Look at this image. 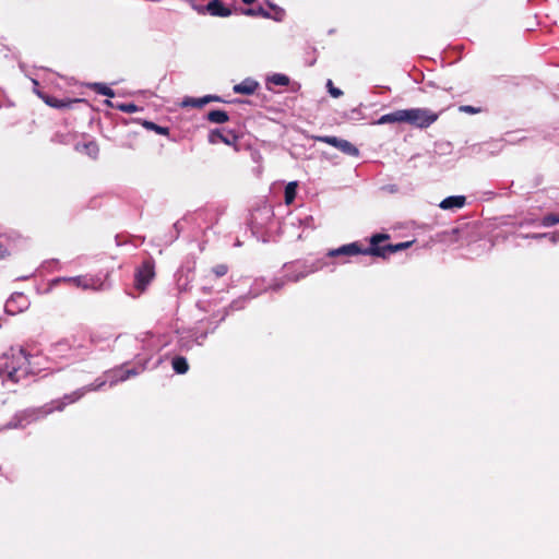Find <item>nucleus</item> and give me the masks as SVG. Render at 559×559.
<instances>
[{
  "mask_svg": "<svg viewBox=\"0 0 559 559\" xmlns=\"http://www.w3.org/2000/svg\"><path fill=\"white\" fill-rule=\"evenodd\" d=\"M39 357L31 352H12L11 355H4V362L0 366V376L3 380H10L17 383L31 373H37L40 368L32 361Z\"/></svg>",
  "mask_w": 559,
  "mask_h": 559,
  "instance_id": "obj_1",
  "label": "nucleus"
},
{
  "mask_svg": "<svg viewBox=\"0 0 559 559\" xmlns=\"http://www.w3.org/2000/svg\"><path fill=\"white\" fill-rule=\"evenodd\" d=\"M388 239H389V235H386V234L373 235L370 238V247L367 248L366 252H368L369 255L386 258L388 255H390L392 253L407 249L412 245L411 241H406V242H400L396 245L380 246L381 242H383Z\"/></svg>",
  "mask_w": 559,
  "mask_h": 559,
  "instance_id": "obj_2",
  "label": "nucleus"
},
{
  "mask_svg": "<svg viewBox=\"0 0 559 559\" xmlns=\"http://www.w3.org/2000/svg\"><path fill=\"white\" fill-rule=\"evenodd\" d=\"M438 117V114L432 112L427 108L405 109L406 123L420 129L430 127L433 122L437 121Z\"/></svg>",
  "mask_w": 559,
  "mask_h": 559,
  "instance_id": "obj_3",
  "label": "nucleus"
},
{
  "mask_svg": "<svg viewBox=\"0 0 559 559\" xmlns=\"http://www.w3.org/2000/svg\"><path fill=\"white\" fill-rule=\"evenodd\" d=\"M317 140L336 147L348 156H358L359 154L358 148L347 140L330 135L318 136Z\"/></svg>",
  "mask_w": 559,
  "mask_h": 559,
  "instance_id": "obj_4",
  "label": "nucleus"
},
{
  "mask_svg": "<svg viewBox=\"0 0 559 559\" xmlns=\"http://www.w3.org/2000/svg\"><path fill=\"white\" fill-rule=\"evenodd\" d=\"M154 264L152 261H144L143 264L135 272V287L139 290H144L148 283L153 280Z\"/></svg>",
  "mask_w": 559,
  "mask_h": 559,
  "instance_id": "obj_5",
  "label": "nucleus"
},
{
  "mask_svg": "<svg viewBox=\"0 0 559 559\" xmlns=\"http://www.w3.org/2000/svg\"><path fill=\"white\" fill-rule=\"evenodd\" d=\"M285 278L287 282H298L318 270V267L313 265H285Z\"/></svg>",
  "mask_w": 559,
  "mask_h": 559,
  "instance_id": "obj_6",
  "label": "nucleus"
},
{
  "mask_svg": "<svg viewBox=\"0 0 559 559\" xmlns=\"http://www.w3.org/2000/svg\"><path fill=\"white\" fill-rule=\"evenodd\" d=\"M194 9L204 14L205 12L210 13L213 16H222L226 17L231 14V11L223 5V3L218 0H213L207 3L206 7H194Z\"/></svg>",
  "mask_w": 559,
  "mask_h": 559,
  "instance_id": "obj_7",
  "label": "nucleus"
},
{
  "mask_svg": "<svg viewBox=\"0 0 559 559\" xmlns=\"http://www.w3.org/2000/svg\"><path fill=\"white\" fill-rule=\"evenodd\" d=\"M367 248L362 249L357 242H352L348 245H344L340 248L332 249L328 252L329 257H342V255H357V254H368Z\"/></svg>",
  "mask_w": 559,
  "mask_h": 559,
  "instance_id": "obj_8",
  "label": "nucleus"
},
{
  "mask_svg": "<svg viewBox=\"0 0 559 559\" xmlns=\"http://www.w3.org/2000/svg\"><path fill=\"white\" fill-rule=\"evenodd\" d=\"M238 136L233 131H227L226 133H223L219 130H213L209 135V142L211 144L223 142L227 145H234L236 144Z\"/></svg>",
  "mask_w": 559,
  "mask_h": 559,
  "instance_id": "obj_9",
  "label": "nucleus"
},
{
  "mask_svg": "<svg viewBox=\"0 0 559 559\" xmlns=\"http://www.w3.org/2000/svg\"><path fill=\"white\" fill-rule=\"evenodd\" d=\"M386 123H406L405 109H399L393 112L383 115L377 121V124Z\"/></svg>",
  "mask_w": 559,
  "mask_h": 559,
  "instance_id": "obj_10",
  "label": "nucleus"
},
{
  "mask_svg": "<svg viewBox=\"0 0 559 559\" xmlns=\"http://www.w3.org/2000/svg\"><path fill=\"white\" fill-rule=\"evenodd\" d=\"M466 199L463 195H453L448 197L444 200H442L439 204V206L442 210H455L461 209L465 205Z\"/></svg>",
  "mask_w": 559,
  "mask_h": 559,
  "instance_id": "obj_11",
  "label": "nucleus"
},
{
  "mask_svg": "<svg viewBox=\"0 0 559 559\" xmlns=\"http://www.w3.org/2000/svg\"><path fill=\"white\" fill-rule=\"evenodd\" d=\"M259 84L257 81L252 79H246L241 83L236 84L233 90L236 94L251 95L255 92Z\"/></svg>",
  "mask_w": 559,
  "mask_h": 559,
  "instance_id": "obj_12",
  "label": "nucleus"
},
{
  "mask_svg": "<svg viewBox=\"0 0 559 559\" xmlns=\"http://www.w3.org/2000/svg\"><path fill=\"white\" fill-rule=\"evenodd\" d=\"M171 365H173L174 370L177 373H180V374L186 373L188 371V369H189L188 361L182 356L174 357L173 360H171Z\"/></svg>",
  "mask_w": 559,
  "mask_h": 559,
  "instance_id": "obj_13",
  "label": "nucleus"
},
{
  "mask_svg": "<svg viewBox=\"0 0 559 559\" xmlns=\"http://www.w3.org/2000/svg\"><path fill=\"white\" fill-rule=\"evenodd\" d=\"M229 119L228 114L224 110H211L207 114V120L213 123H224Z\"/></svg>",
  "mask_w": 559,
  "mask_h": 559,
  "instance_id": "obj_14",
  "label": "nucleus"
},
{
  "mask_svg": "<svg viewBox=\"0 0 559 559\" xmlns=\"http://www.w3.org/2000/svg\"><path fill=\"white\" fill-rule=\"evenodd\" d=\"M63 281L72 283L75 286L81 287L83 289H88L93 287L92 281L83 276L68 277L63 278Z\"/></svg>",
  "mask_w": 559,
  "mask_h": 559,
  "instance_id": "obj_15",
  "label": "nucleus"
},
{
  "mask_svg": "<svg viewBox=\"0 0 559 559\" xmlns=\"http://www.w3.org/2000/svg\"><path fill=\"white\" fill-rule=\"evenodd\" d=\"M90 87L99 95H104V96H108V97L115 96V92L110 87H108L107 85H105L103 83H92L90 85Z\"/></svg>",
  "mask_w": 559,
  "mask_h": 559,
  "instance_id": "obj_16",
  "label": "nucleus"
},
{
  "mask_svg": "<svg viewBox=\"0 0 559 559\" xmlns=\"http://www.w3.org/2000/svg\"><path fill=\"white\" fill-rule=\"evenodd\" d=\"M267 81L274 85L287 86L289 84V78L282 73L272 74Z\"/></svg>",
  "mask_w": 559,
  "mask_h": 559,
  "instance_id": "obj_17",
  "label": "nucleus"
},
{
  "mask_svg": "<svg viewBox=\"0 0 559 559\" xmlns=\"http://www.w3.org/2000/svg\"><path fill=\"white\" fill-rule=\"evenodd\" d=\"M297 183L289 182L285 188V202L287 204L293 203L296 197Z\"/></svg>",
  "mask_w": 559,
  "mask_h": 559,
  "instance_id": "obj_18",
  "label": "nucleus"
},
{
  "mask_svg": "<svg viewBox=\"0 0 559 559\" xmlns=\"http://www.w3.org/2000/svg\"><path fill=\"white\" fill-rule=\"evenodd\" d=\"M243 14L249 15V16L260 15V16L265 17V19H270L271 17V13L269 11H266L265 9H263L262 7H259L257 9H246L243 11Z\"/></svg>",
  "mask_w": 559,
  "mask_h": 559,
  "instance_id": "obj_19",
  "label": "nucleus"
},
{
  "mask_svg": "<svg viewBox=\"0 0 559 559\" xmlns=\"http://www.w3.org/2000/svg\"><path fill=\"white\" fill-rule=\"evenodd\" d=\"M144 127L146 129H148V130H154L156 133L162 134V135L168 134V128L162 127V126H157V124H155L154 122H151V121H145L144 122Z\"/></svg>",
  "mask_w": 559,
  "mask_h": 559,
  "instance_id": "obj_20",
  "label": "nucleus"
},
{
  "mask_svg": "<svg viewBox=\"0 0 559 559\" xmlns=\"http://www.w3.org/2000/svg\"><path fill=\"white\" fill-rule=\"evenodd\" d=\"M83 147L86 154L90 155L91 157L96 158V156L98 155L99 148L95 142L85 143Z\"/></svg>",
  "mask_w": 559,
  "mask_h": 559,
  "instance_id": "obj_21",
  "label": "nucleus"
},
{
  "mask_svg": "<svg viewBox=\"0 0 559 559\" xmlns=\"http://www.w3.org/2000/svg\"><path fill=\"white\" fill-rule=\"evenodd\" d=\"M559 223V215L548 214L543 217L542 225L545 227H550Z\"/></svg>",
  "mask_w": 559,
  "mask_h": 559,
  "instance_id": "obj_22",
  "label": "nucleus"
},
{
  "mask_svg": "<svg viewBox=\"0 0 559 559\" xmlns=\"http://www.w3.org/2000/svg\"><path fill=\"white\" fill-rule=\"evenodd\" d=\"M210 103V98H188L183 102V105H191L193 107H202L205 104Z\"/></svg>",
  "mask_w": 559,
  "mask_h": 559,
  "instance_id": "obj_23",
  "label": "nucleus"
},
{
  "mask_svg": "<svg viewBox=\"0 0 559 559\" xmlns=\"http://www.w3.org/2000/svg\"><path fill=\"white\" fill-rule=\"evenodd\" d=\"M326 86L332 97L337 98L343 95V92L340 88L335 87L331 80H328Z\"/></svg>",
  "mask_w": 559,
  "mask_h": 559,
  "instance_id": "obj_24",
  "label": "nucleus"
},
{
  "mask_svg": "<svg viewBox=\"0 0 559 559\" xmlns=\"http://www.w3.org/2000/svg\"><path fill=\"white\" fill-rule=\"evenodd\" d=\"M270 7L274 11V14L273 15L271 14L270 19H273L275 21H282L284 17V11L281 8L273 5V4H270Z\"/></svg>",
  "mask_w": 559,
  "mask_h": 559,
  "instance_id": "obj_25",
  "label": "nucleus"
},
{
  "mask_svg": "<svg viewBox=\"0 0 559 559\" xmlns=\"http://www.w3.org/2000/svg\"><path fill=\"white\" fill-rule=\"evenodd\" d=\"M228 271V267L227 265L225 264H217L213 267V273L217 276V277H221V276H224Z\"/></svg>",
  "mask_w": 559,
  "mask_h": 559,
  "instance_id": "obj_26",
  "label": "nucleus"
},
{
  "mask_svg": "<svg viewBox=\"0 0 559 559\" xmlns=\"http://www.w3.org/2000/svg\"><path fill=\"white\" fill-rule=\"evenodd\" d=\"M119 109L127 114H133V112L138 111V106L134 104H131V103L123 104V105L119 106Z\"/></svg>",
  "mask_w": 559,
  "mask_h": 559,
  "instance_id": "obj_27",
  "label": "nucleus"
},
{
  "mask_svg": "<svg viewBox=\"0 0 559 559\" xmlns=\"http://www.w3.org/2000/svg\"><path fill=\"white\" fill-rule=\"evenodd\" d=\"M459 110L461 112H466V114H472V115L480 112V108H476V107H473L469 105L460 106Z\"/></svg>",
  "mask_w": 559,
  "mask_h": 559,
  "instance_id": "obj_28",
  "label": "nucleus"
},
{
  "mask_svg": "<svg viewBox=\"0 0 559 559\" xmlns=\"http://www.w3.org/2000/svg\"><path fill=\"white\" fill-rule=\"evenodd\" d=\"M134 374H138V371L135 369H128V370H126V374L120 377V380L123 381Z\"/></svg>",
  "mask_w": 559,
  "mask_h": 559,
  "instance_id": "obj_29",
  "label": "nucleus"
},
{
  "mask_svg": "<svg viewBox=\"0 0 559 559\" xmlns=\"http://www.w3.org/2000/svg\"><path fill=\"white\" fill-rule=\"evenodd\" d=\"M547 238H549L552 243H556L559 241V231L548 234Z\"/></svg>",
  "mask_w": 559,
  "mask_h": 559,
  "instance_id": "obj_30",
  "label": "nucleus"
},
{
  "mask_svg": "<svg viewBox=\"0 0 559 559\" xmlns=\"http://www.w3.org/2000/svg\"><path fill=\"white\" fill-rule=\"evenodd\" d=\"M285 284V282L283 280H275L274 281V284L272 285V288L274 290H277L280 289L283 285Z\"/></svg>",
  "mask_w": 559,
  "mask_h": 559,
  "instance_id": "obj_31",
  "label": "nucleus"
},
{
  "mask_svg": "<svg viewBox=\"0 0 559 559\" xmlns=\"http://www.w3.org/2000/svg\"><path fill=\"white\" fill-rule=\"evenodd\" d=\"M547 236H548V233H544V234H534L531 237L534 239H540V238H547Z\"/></svg>",
  "mask_w": 559,
  "mask_h": 559,
  "instance_id": "obj_32",
  "label": "nucleus"
},
{
  "mask_svg": "<svg viewBox=\"0 0 559 559\" xmlns=\"http://www.w3.org/2000/svg\"><path fill=\"white\" fill-rule=\"evenodd\" d=\"M8 254V250L5 247L0 245V259L4 258Z\"/></svg>",
  "mask_w": 559,
  "mask_h": 559,
  "instance_id": "obj_33",
  "label": "nucleus"
},
{
  "mask_svg": "<svg viewBox=\"0 0 559 559\" xmlns=\"http://www.w3.org/2000/svg\"><path fill=\"white\" fill-rule=\"evenodd\" d=\"M46 103L52 107H60V104L57 100L46 99Z\"/></svg>",
  "mask_w": 559,
  "mask_h": 559,
  "instance_id": "obj_34",
  "label": "nucleus"
},
{
  "mask_svg": "<svg viewBox=\"0 0 559 559\" xmlns=\"http://www.w3.org/2000/svg\"><path fill=\"white\" fill-rule=\"evenodd\" d=\"M204 98H210V102H213V100H214V102H217V100H219V97H217V96H211V95H209V96H204Z\"/></svg>",
  "mask_w": 559,
  "mask_h": 559,
  "instance_id": "obj_35",
  "label": "nucleus"
},
{
  "mask_svg": "<svg viewBox=\"0 0 559 559\" xmlns=\"http://www.w3.org/2000/svg\"><path fill=\"white\" fill-rule=\"evenodd\" d=\"M246 4H251L253 3L255 0H242Z\"/></svg>",
  "mask_w": 559,
  "mask_h": 559,
  "instance_id": "obj_36",
  "label": "nucleus"
}]
</instances>
